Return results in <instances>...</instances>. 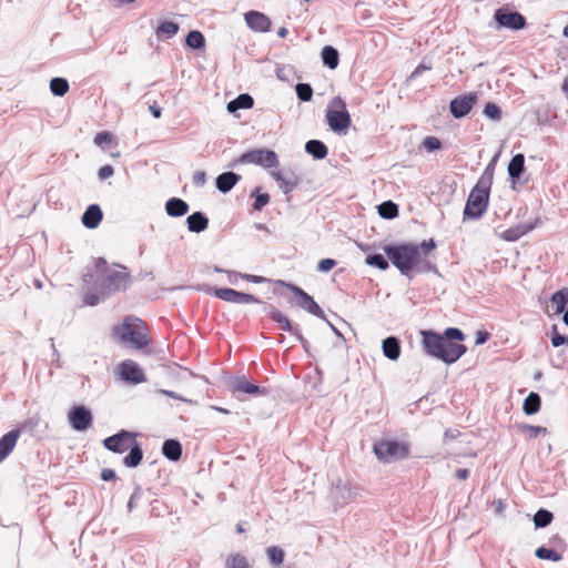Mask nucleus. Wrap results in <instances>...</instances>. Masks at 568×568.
<instances>
[{"label":"nucleus","instance_id":"nucleus-8","mask_svg":"<svg viewBox=\"0 0 568 568\" xmlns=\"http://www.w3.org/2000/svg\"><path fill=\"white\" fill-rule=\"evenodd\" d=\"M240 162L243 164H256L264 169L277 168L280 165L277 154L266 149H256L245 152L241 155Z\"/></svg>","mask_w":568,"mask_h":568},{"label":"nucleus","instance_id":"nucleus-44","mask_svg":"<svg viewBox=\"0 0 568 568\" xmlns=\"http://www.w3.org/2000/svg\"><path fill=\"white\" fill-rule=\"evenodd\" d=\"M109 296L108 293L101 287L100 292H88L84 294L83 302L85 305L95 306Z\"/></svg>","mask_w":568,"mask_h":568},{"label":"nucleus","instance_id":"nucleus-11","mask_svg":"<svg viewBox=\"0 0 568 568\" xmlns=\"http://www.w3.org/2000/svg\"><path fill=\"white\" fill-rule=\"evenodd\" d=\"M135 435L128 430H121L103 440V446L113 453L122 454L129 449L133 443Z\"/></svg>","mask_w":568,"mask_h":568},{"label":"nucleus","instance_id":"nucleus-14","mask_svg":"<svg viewBox=\"0 0 568 568\" xmlns=\"http://www.w3.org/2000/svg\"><path fill=\"white\" fill-rule=\"evenodd\" d=\"M214 296L234 304H253L260 303V300L252 294L235 291L233 288H214Z\"/></svg>","mask_w":568,"mask_h":568},{"label":"nucleus","instance_id":"nucleus-47","mask_svg":"<svg viewBox=\"0 0 568 568\" xmlns=\"http://www.w3.org/2000/svg\"><path fill=\"white\" fill-rule=\"evenodd\" d=\"M226 568H250V565L243 555L235 554L227 558Z\"/></svg>","mask_w":568,"mask_h":568},{"label":"nucleus","instance_id":"nucleus-54","mask_svg":"<svg viewBox=\"0 0 568 568\" xmlns=\"http://www.w3.org/2000/svg\"><path fill=\"white\" fill-rule=\"evenodd\" d=\"M112 141V135L109 133V132H99L95 136H94V143L98 145V146H102L104 143H110Z\"/></svg>","mask_w":568,"mask_h":568},{"label":"nucleus","instance_id":"nucleus-22","mask_svg":"<svg viewBox=\"0 0 568 568\" xmlns=\"http://www.w3.org/2000/svg\"><path fill=\"white\" fill-rule=\"evenodd\" d=\"M20 436L18 429L10 430L0 439V463L13 450Z\"/></svg>","mask_w":568,"mask_h":568},{"label":"nucleus","instance_id":"nucleus-13","mask_svg":"<svg viewBox=\"0 0 568 568\" xmlns=\"http://www.w3.org/2000/svg\"><path fill=\"white\" fill-rule=\"evenodd\" d=\"M332 496L337 504L344 505L361 496V488L338 479L333 485Z\"/></svg>","mask_w":568,"mask_h":568},{"label":"nucleus","instance_id":"nucleus-1","mask_svg":"<svg viewBox=\"0 0 568 568\" xmlns=\"http://www.w3.org/2000/svg\"><path fill=\"white\" fill-rule=\"evenodd\" d=\"M436 247L433 239L424 240L419 245L414 243L389 244L383 247L392 264L405 276L412 271L429 273L436 270L428 260V254Z\"/></svg>","mask_w":568,"mask_h":568},{"label":"nucleus","instance_id":"nucleus-43","mask_svg":"<svg viewBox=\"0 0 568 568\" xmlns=\"http://www.w3.org/2000/svg\"><path fill=\"white\" fill-rule=\"evenodd\" d=\"M365 263L369 266L377 267L381 271H386L389 267L388 261L379 253L366 256Z\"/></svg>","mask_w":568,"mask_h":568},{"label":"nucleus","instance_id":"nucleus-45","mask_svg":"<svg viewBox=\"0 0 568 568\" xmlns=\"http://www.w3.org/2000/svg\"><path fill=\"white\" fill-rule=\"evenodd\" d=\"M483 113L493 121L498 122L501 120V109L494 102H487L484 106Z\"/></svg>","mask_w":568,"mask_h":568},{"label":"nucleus","instance_id":"nucleus-46","mask_svg":"<svg viewBox=\"0 0 568 568\" xmlns=\"http://www.w3.org/2000/svg\"><path fill=\"white\" fill-rule=\"evenodd\" d=\"M295 91L297 98L303 102H308L313 98V89L308 83H297Z\"/></svg>","mask_w":568,"mask_h":568},{"label":"nucleus","instance_id":"nucleus-10","mask_svg":"<svg viewBox=\"0 0 568 568\" xmlns=\"http://www.w3.org/2000/svg\"><path fill=\"white\" fill-rule=\"evenodd\" d=\"M494 19L499 27L510 30H521L527 24L526 18L521 13L511 11L505 7H501L495 11Z\"/></svg>","mask_w":568,"mask_h":568},{"label":"nucleus","instance_id":"nucleus-57","mask_svg":"<svg viewBox=\"0 0 568 568\" xmlns=\"http://www.w3.org/2000/svg\"><path fill=\"white\" fill-rule=\"evenodd\" d=\"M523 429L529 432L531 437L546 433V428L541 426L524 425Z\"/></svg>","mask_w":568,"mask_h":568},{"label":"nucleus","instance_id":"nucleus-41","mask_svg":"<svg viewBox=\"0 0 568 568\" xmlns=\"http://www.w3.org/2000/svg\"><path fill=\"white\" fill-rule=\"evenodd\" d=\"M535 556L541 560H550V561H559L562 559L561 554L557 552L554 549L547 548L545 546L538 547L535 550Z\"/></svg>","mask_w":568,"mask_h":568},{"label":"nucleus","instance_id":"nucleus-27","mask_svg":"<svg viewBox=\"0 0 568 568\" xmlns=\"http://www.w3.org/2000/svg\"><path fill=\"white\" fill-rule=\"evenodd\" d=\"M129 448H130V452L123 458V464L128 468H135L141 464L142 459H143V450H142L141 446L135 442V439L133 440V443L130 445Z\"/></svg>","mask_w":568,"mask_h":568},{"label":"nucleus","instance_id":"nucleus-24","mask_svg":"<svg viewBox=\"0 0 568 568\" xmlns=\"http://www.w3.org/2000/svg\"><path fill=\"white\" fill-rule=\"evenodd\" d=\"M187 230L193 233H201L209 226V219L202 212H194L186 217Z\"/></svg>","mask_w":568,"mask_h":568},{"label":"nucleus","instance_id":"nucleus-34","mask_svg":"<svg viewBox=\"0 0 568 568\" xmlns=\"http://www.w3.org/2000/svg\"><path fill=\"white\" fill-rule=\"evenodd\" d=\"M541 399L537 393L531 392L524 400L523 409L527 415H534L540 409Z\"/></svg>","mask_w":568,"mask_h":568},{"label":"nucleus","instance_id":"nucleus-33","mask_svg":"<svg viewBox=\"0 0 568 568\" xmlns=\"http://www.w3.org/2000/svg\"><path fill=\"white\" fill-rule=\"evenodd\" d=\"M265 554L267 556L270 565L273 568L282 567V565L284 562V558H285V552L281 547H278V546L267 547L265 549Z\"/></svg>","mask_w":568,"mask_h":568},{"label":"nucleus","instance_id":"nucleus-4","mask_svg":"<svg viewBox=\"0 0 568 568\" xmlns=\"http://www.w3.org/2000/svg\"><path fill=\"white\" fill-rule=\"evenodd\" d=\"M94 268L97 282L109 295L126 287L129 273L125 267H122L121 270H113L109 267L104 258L99 257L95 260Z\"/></svg>","mask_w":568,"mask_h":568},{"label":"nucleus","instance_id":"nucleus-23","mask_svg":"<svg viewBox=\"0 0 568 568\" xmlns=\"http://www.w3.org/2000/svg\"><path fill=\"white\" fill-rule=\"evenodd\" d=\"M165 212L169 216L180 217L189 212V204L179 197H171L165 203Z\"/></svg>","mask_w":568,"mask_h":568},{"label":"nucleus","instance_id":"nucleus-25","mask_svg":"<svg viewBox=\"0 0 568 568\" xmlns=\"http://www.w3.org/2000/svg\"><path fill=\"white\" fill-rule=\"evenodd\" d=\"M382 349L384 356L390 361H396L400 356V343L395 336H388L383 339Z\"/></svg>","mask_w":568,"mask_h":568},{"label":"nucleus","instance_id":"nucleus-26","mask_svg":"<svg viewBox=\"0 0 568 568\" xmlns=\"http://www.w3.org/2000/svg\"><path fill=\"white\" fill-rule=\"evenodd\" d=\"M267 314L274 322L280 324L283 331L293 334L297 329V327L293 326L291 321L273 305L267 306Z\"/></svg>","mask_w":568,"mask_h":568},{"label":"nucleus","instance_id":"nucleus-62","mask_svg":"<svg viewBox=\"0 0 568 568\" xmlns=\"http://www.w3.org/2000/svg\"><path fill=\"white\" fill-rule=\"evenodd\" d=\"M243 278L246 280L247 282H252V283H263L265 281L264 277L262 276H257V275H251V274H243Z\"/></svg>","mask_w":568,"mask_h":568},{"label":"nucleus","instance_id":"nucleus-28","mask_svg":"<svg viewBox=\"0 0 568 568\" xmlns=\"http://www.w3.org/2000/svg\"><path fill=\"white\" fill-rule=\"evenodd\" d=\"M162 454L172 462H178L182 455V445L176 439H166L162 445Z\"/></svg>","mask_w":568,"mask_h":568},{"label":"nucleus","instance_id":"nucleus-36","mask_svg":"<svg viewBox=\"0 0 568 568\" xmlns=\"http://www.w3.org/2000/svg\"><path fill=\"white\" fill-rule=\"evenodd\" d=\"M551 303L555 307L556 314L562 313L568 304V290L562 288L554 293L551 296Z\"/></svg>","mask_w":568,"mask_h":568},{"label":"nucleus","instance_id":"nucleus-49","mask_svg":"<svg viewBox=\"0 0 568 568\" xmlns=\"http://www.w3.org/2000/svg\"><path fill=\"white\" fill-rule=\"evenodd\" d=\"M551 345L559 347L561 345H568V335H561L558 332L557 325H552L550 334Z\"/></svg>","mask_w":568,"mask_h":568},{"label":"nucleus","instance_id":"nucleus-31","mask_svg":"<svg viewBox=\"0 0 568 568\" xmlns=\"http://www.w3.org/2000/svg\"><path fill=\"white\" fill-rule=\"evenodd\" d=\"M253 104V98L247 93H242L227 103V111L234 113L240 109H251Z\"/></svg>","mask_w":568,"mask_h":568},{"label":"nucleus","instance_id":"nucleus-50","mask_svg":"<svg viewBox=\"0 0 568 568\" xmlns=\"http://www.w3.org/2000/svg\"><path fill=\"white\" fill-rule=\"evenodd\" d=\"M214 272L225 273L227 275V282L230 284H232V285H237L239 284V280L243 278V274H241V273H237L235 271H225V270L220 268L217 266L214 267Z\"/></svg>","mask_w":568,"mask_h":568},{"label":"nucleus","instance_id":"nucleus-6","mask_svg":"<svg viewBox=\"0 0 568 568\" xmlns=\"http://www.w3.org/2000/svg\"><path fill=\"white\" fill-rule=\"evenodd\" d=\"M325 116L329 129L335 133L345 134L351 125V115L345 101L341 97L331 100Z\"/></svg>","mask_w":568,"mask_h":568},{"label":"nucleus","instance_id":"nucleus-30","mask_svg":"<svg viewBox=\"0 0 568 568\" xmlns=\"http://www.w3.org/2000/svg\"><path fill=\"white\" fill-rule=\"evenodd\" d=\"M305 151L316 160L326 158L328 153L327 146L320 140H310L305 144Z\"/></svg>","mask_w":568,"mask_h":568},{"label":"nucleus","instance_id":"nucleus-16","mask_svg":"<svg viewBox=\"0 0 568 568\" xmlns=\"http://www.w3.org/2000/svg\"><path fill=\"white\" fill-rule=\"evenodd\" d=\"M477 100L476 93H468L452 100L449 110L455 119H462L469 113Z\"/></svg>","mask_w":568,"mask_h":568},{"label":"nucleus","instance_id":"nucleus-3","mask_svg":"<svg viewBox=\"0 0 568 568\" xmlns=\"http://www.w3.org/2000/svg\"><path fill=\"white\" fill-rule=\"evenodd\" d=\"M112 337L120 344L141 349L149 344L143 322L133 316H128L122 323L114 325Z\"/></svg>","mask_w":568,"mask_h":568},{"label":"nucleus","instance_id":"nucleus-48","mask_svg":"<svg viewBox=\"0 0 568 568\" xmlns=\"http://www.w3.org/2000/svg\"><path fill=\"white\" fill-rule=\"evenodd\" d=\"M252 196L255 199L253 207L256 211H261L270 202V195L267 193H260L258 187L252 192Z\"/></svg>","mask_w":568,"mask_h":568},{"label":"nucleus","instance_id":"nucleus-18","mask_svg":"<svg viewBox=\"0 0 568 568\" xmlns=\"http://www.w3.org/2000/svg\"><path fill=\"white\" fill-rule=\"evenodd\" d=\"M271 176L276 181L278 187L284 192V194L291 193L301 182L300 176L292 171H272Z\"/></svg>","mask_w":568,"mask_h":568},{"label":"nucleus","instance_id":"nucleus-17","mask_svg":"<svg viewBox=\"0 0 568 568\" xmlns=\"http://www.w3.org/2000/svg\"><path fill=\"white\" fill-rule=\"evenodd\" d=\"M120 376L123 381L139 384L144 382V373L141 367L133 361L126 359L119 365Z\"/></svg>","mask_w":568,"mask_h":568},{"label":"nucleus","instance_id":"nucleus-5","mask_svg":"<svg viewBox=\"0 0 568 568\" xmlns=\"http://www.w3.org/2000/svg\"><path fill=\"white\" fill-rule=\"evenodd\" d=\"M488 201L489 185H484V179H480L468 195L463 213V220L480 219L487 211Z\"/></svg>","mask_w":568,"mask_h":568},{"label":"nucleus","instance_id":"nucleus-7","mask_svg":"<svg viewBox=\"0 0 568 568\" xmlns=\"http://www.w3.org/2000/svg\"><path fill=\"white\" fill-rule=\"evenodd\" d=\"M373 452L378 460L389 464L407 457L408 447L396 440H379L374 444Z\"/></svg>","mask_w":568,"mask_h":568},{"label":"nucleus","instance_id":"nucleus-29","mask_svg":"<svg viewBox=\"0 0 568 568\" xmlns=\"http://www.w3.org/2000/svg\"><path fill=\"white\" fill-rule=\"evenodd\" d=\"M525 170V156L521 153L515 154L508 163V174L511 180H518Z\"/></svg>","mask_w":568,"mask_h":568},{"label":"nucleus","instance_id":"nucleus-35","mask_svg":"<svg viewBox=\"0 0 568 568\" xmlns=\"http://www.w3.org/2000/svg\"><path fill=\"white\" fill-rule=\"evenodd\" d=\"M532 230V226L517 225L503 232L501 237L508 242H515Z\"/></svg>","mask_w":568,"mask_h":568},{"label":"nucleus","instance_id":"nucleus-37","mask_svg":"<svg viewBox=\"0 0 568 568\" xmlns=\"http://www.w3.org/2000/svg\"><path fill=\"white\" fill-rule=\"evenodd\" d=\"M377 211L383 219H394L398 215V205L393 201H384L377 206Z\"/></svg>","mask_w":568,"mask_h":568},{"label":"nucleus","instance_id":"nucleus-2","mask_svg":"<svg viewBox=\"0 0 568 568\" xmlns=\"http://www.w3.org/2000/svg\"><path fill=\"white\" fill-rule=\"evenodd\" d=\"M425 352L446 364L456 363L467 351L466 346L458 343L464 341L465 334L457 327H448L440 335L434 331H422Z\"/></svg>","mask_w":568,"mask_h":568},{"label":"nucleus","instance_id":"nucleus-61","mask_svg":"<svg viewBox=\"0 0 568 568\" xmlns=\"http://www.w3.org/2000/svg\"><path fill=\"white\" fill-rule=\"evenodd\" d=\"M292 335L302 344L303 348L307 351L308 342L304 338L301 331L297 328Z\"/></svg>","mask_w":568,"mask_h":568},{"label":"nucleus","instance_id":"nucleus-32","mask_svg":"<svg viewBox=\"0 0 568 568\" xmlns=\"http://www.w3.org/2000/svg\"><path fill=\"white\" fill-rule=\"evenodd\" d=\"M322 61L324 65L328 67L329 69L334 70L337 68L339 63V54L338 51L332 47V45H325L322 49Z\"/></svg>","mask_w":568,"mask_h":568},{"label":"nucleus","instance_id":"nucleus-38","mask_svg":"<svg viewBox=\"0 0 568 568\" xmlns=\"http://www.w3.org/2000/svg\"><path fill=\"white\" fill-rule=\"evenodd\" d=\"M554 515L551 511L540 508L534 515V525L536 528H545L551 524Z\"/></svg>","mask_w":568,"mask_h":568},{"label":"nucleus","instance_id":"nucleus-20","mask_svg":"<svg viewBox=\"0 0 568 568\" xmlns=\"http://www.w3.org/2000/svg\"><path fill=\"white\" fill-rule=\"evenodd\" d=\"M103 217L101 207L98 204H91L84 211L81 221L87 229H95L99 226Z\"/></svg>","mask_w":568,"mask_h":568},{"label":"nucleus","instance_id":"nucleus-63","mask_svg":"<svg viewBox=\"0 0 568 568\" xmlns=\"http://www.w3.org/2000/svg\"><path fill=\"white\" fill-rule=\"evenodd\" d=\"M489 338V334L487 332L479 331L476 336V344L480 345L487 342Z\"/></svg>","mask_w":568,"mask_h":568},{"label":"nucleus","instance_id":"nucleus-19","mask_svg":"<svg viewBox=\"0 0 568 568\" xmlns=\"http://www.w3.org/2000/svg\"><path fill=\"white\" fill-rule=\"evenodd\" d=\"M245 22L250 29L255 32H267L271 29V20L260 11L251 10L244 16Z\"/></svg>","mask_w":568,"mask_h":568},{"label":"nucleus","instance_id":"nucleus-51","mask_svg":"<svg viewBox=\"0 0 568 568\" xmlns=\"http://www.w3.org/2000/svg\"><path fill=\"white\" fill-rule=\"evenodd\" d=\"M423 146L427 151L433 152V151L439 150L442 146V143H440L439 139H437L435 136H427L423 141Z\"/></svg>","mask_w":568,"mask_h":568},{"label":"nucleus","instance_id":"nucleus-55","mask_svg":"<svg viewBox=\"0 0 568 568\" xmlns=\"http://www.w3.org/2000/svg\"><path fill=\"white\" fill-rule=\"evenodd\" d=\"M495 161H496V158H494L491 160V162L487 165V168L485 170V173L481 178V179H484V185L490 186Z\"/></svg>","mask_w":568,"mask_h":568},{"label":"nucleus","instance_id":"nucleus-52","mask_svg":"<svg viewBox=\"0 0 568 568\" xmlns=\"http://www.w3.org/2000/svg\"><path fill=\"white\" fill-rule=\"evenodd\" d=\"M142 495H143V490H142L141 486H138L134 489L133 494L131 495V497L128 501L129 511H132L138 506V503L141 499Z\"/></svg>","mask_w":568,"mask_h":568},{"label":"nucleus","instance_id":"nucleus-59","mask_svg":"<svg viewBox=\"0 0 568 568\" xmlns=\"http://www.w3.org/2000/svg\"><path fill=\"white\" fill-rule=\"evenodd\" d=\"M432 69V65H427L425 63H420L416 67V69L410 73L408 80H413L416 77L420 75L423 72Z\"/></svg>","mask_w":568,"mask_h":568},{"label":"nucleus","instance_id":"nucleus-58","mask_svg":"<svg viewBox=\"0 0 568 568\" xmlns=\"http://www.w3.org/2000/svg\"><path fill=\"white\" fill-rule=\"evenodd\" d=\"M206 182V174L204 171H196L193 174V183L196 186H203Z\"/></svg>","mask_w":568,"mask_h":568},{"label":"nucleus","instance_id":"nucleus-53","mask_svg":"<svg viewBox=\"0 0 568 568\" xmlns=\"http://www.w3.org/2000/svg\"><path fill=\"white\" fill-rule=\"evenodd\" d=\"M336 265V261L333 258H323L317 264V271L326 273Z\"/></svg>","mask_w":568,"mask_h":568},{"label":"nucleus","instance_id":"nucleus-42","mask_svg":"<svg viewBox=\"0 0 568 568\" xmlns=\"http://www.w3.org/2000/svg\"><path fill=\"white\" fill-rule=\"evenodd\" d=\"M179 31V24L172 21H163L156 29L158 37L165 36L166 38L174 37Z\"/></svg>","mask_w":568,"mask_h":568},{"label":"nucleus","instance_id":"nucleus-56","mask_svg":"<svg viewBox=\"0 0 568 568\" xmlns=\"http://www.w3.org/2000/svg\"><path fill=\"white\" fill-rule=\"evenodd\" d=\"M114 174V170L111 165L101 166L98 171V176L100 180H106Z\"/></svg>","mask_w":568,"mask_h":568},{"label":"nucleus","instance_id":"nucleus-60","mask_svg":"<svg viewBox=\"0 0 568 568\" xmlns=\"http://www.w3.org/2000/svg\"><path fill=\"white\" fill-rule=\"evenodd\" d=\"M116 475L115 471L111 468H104L101 471V478L105 481L115 479Z\"/></svg>","mask_w":568,"mask_h":568},{"label":"nucleus","instance_id":"nucleus-64","mask_svg":"<svg viewBox=\"0 0 568 568\" xmlns=\"http://www.w3.org/2000/svg\"><path fill=\"white\" fill-rule=\"evenodd\" d=\"M456 477L460 480H466L469 477V470L466 468H459L455 473Z\"/></svg>","mask_w":568,"mask_h":568},{"label":"nucleus","instance_id":"nucleus-12","mask_svg":"<svg viewBox=\"0 0 568 568\" xmlns=\"http://www.w3.org/2000/svg\"><path fill=\"white\" fill-rule=\"evenodd\" d=\"M68 417L71 427L77 432L87 430L92 424L91 410L83 405L72 407Z\"/></svg>","mask_w":568,"mask_h":568},{"label":"nucleus","instance_id":"nucleus-9","mask_svg":"<svg viewBox=\"0 0 568 568\" xmlns=\"http://www.w3.org/2000/svg\"><path fill=\"white\" fill-rule=\"evenodd\" d=\"M280 283L284 285L286 288H288L296 296V305L298 307L318 318L326 320L324 311L310 294H307L305 291H303L301 287L294 284L286 283L283 281H280Z\"/></svg>","mask_w":568,"mask_h":568},{"label":"nucleus","instance_id":"nucleus-39","mask_svg":"<svg viewBox=\"0 0 568 568\" xmlns=\"http://www.w3.org/2000/svg\"><path fill=\"white\" fill-rule=\"evenodd\" d=\"M185 43L191 49L199 50V49L204 48L205 39H204V36L200 31L192 30L187 33V36L185 38Z\"/></svg>","mask_w":568,"mask_h":568},{"label":"nucleus","instance_id":"nucleus-40","mask_svg":"<svg viewBox=\"0 0 568 568\" xmlns=\"http://www.w3.org/2000/svg\"><path fill=\"white\" fill-rule=\"evenodd\" d=\"M50 90L57 97H63L69 91V82L64 78H53L50 81Z\"/></svg>","mask_w":568,"mask_h":568},{"label":"nucleus","instance_id":"nucleus-21","mask_svg":"<svg viewBox=\"0 0 568 568\" xmlns=\"http://www.w3.org/2000/svg\"><path fill=\"white\" fill-rule=\"evenodd\" d=\"M241 180V176L232 171L223 172L215 180L216 189L221 193H229Z\"/></svg>","mask_w":568,"mask_h":568},{"label":"nucleus","instance_id":"nucleus-15","mask_svg":"<svg viewBox=\"0 0 568 568\" xmlns=\"http://www.w3.org/2000/svg\"><path fill=\"white\" fill-rule=\"evenodd\" d=\"M230 387L234 393H242L247 395L265 396L268 390L265 387H260L251 383L244 375L235 376L230 379Z\"/></svg>","mask_w":568,"mask_h":568}]
</instances>
